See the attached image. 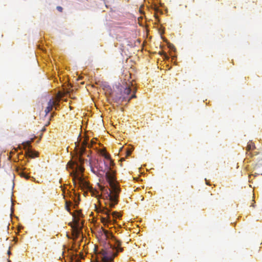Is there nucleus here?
I'll list each match as a JSON object with an SVG mask.
<instances>
[{"label":"nucleus","instance_id":"nucleus-1","mask_svg":"<svg viewBox=\"0 0 262 262\" xmlns=\"http://www.w3.org/2000/svg\"><path fill=\"white\" fill-rule=\"evenodd\" d=\"M136 89H132L129 85L125 88L121 89L120 94H117L113 96L114 100L117 103H121L124 101L129 102L130 100L136 97Z\"/></svg>","mask_w":262,"mask_h":262},{"label":"nucleus","instance_id":"nucleus-2","mask_svg":"<svg viewBox=\"0 0 262 262\" xmlns=\"http://www.w3.org/2000/svg\"><path fill=\"white\" fill-rule=\"evenodd\" d=\"M71 174L73 176V180L75 184H76V179H77L80 187L82 189H85L89 190L92 192L93 196L96 195V193H98L96 190H94L86 181H84L81 177H79L77 174L76 171H73V172L71 173Z\"/></svg>","mask_w":262,"mask_h":262},{"label":"nucleus","instance_id":"nucleus-3","mask_svg":"<svg viewBox=\"0 0 262 262\" xmlns=\"http://www.w3.org/2000/svg\"><path fill=\"white\" fill-rule=\"evenodd\" d=\"M105 177L107 181L108 182L111 189L110 191H113L116 193L120 192V188L118 187L117 183H116L115 172L114 170H106L105 173Z\"/></svg>","mask_w":262,"mask_h":262},{"label":"nucleus","instance_id":"nucleus-4","mask_svg":"<svg viewBox=\"0 0 262 262\" xmlns=\"http://www.w3.org/2000/svg\"><path fill=\"white\" fill-rule=\"evenodd\" d=\"M87 144L86 140H84L80 146L79 143H75V148L77 149V154L78 155L77 156V161L74 162H78L80 165H82L84 163L85 160L82 157V155L84 153Z\"/></svg>","mask_w":262,"mask_h":262},{"label":"nucleus","instance_id":"nucleus-5","mask_svg":"<svg viewBox=\"0 0 262 262\" xmlns=\"http://www.w3.org/2000/svg\"><path fill=\"white\" fill-rule=\"evenodd\" d=\"M118 251L114 253H112L111 251H107L105 249H102L99 253V258H100L102 262H112L114 258L117 255Z\"/></svg>","mask_w":262,"mask_h":262},{"label":"nucleus","instance_id":"nucleus-6","mask_svg":"<svg viewBox=\"0 0 262 262\" xmlns=\"http://www.w3.org/2000/svg\"><path fill=\"white\" fill-rule=\"evenodd\" d=\"M102 231L103 233L105 235L106 238H111L112 240H113L115 242L116 246L115 248L118 251L122 252L123 249V248L121 247V242L117 239L112 233L109 232L108 230H106L103 228H102Z\"/></svg>","mask_w":262,"mask_h":262},{"label":"nucleus","instance_id":"nucleus-7","mask_svg":"<svg viewBox=\"0 0 262 262\" xmlns=\"http://www.w3.org/2000/svg\"><path fill=\"white\" fill-rule=\"evenodd\" d=\"M72 205V203L71 201H66L65 203V207L66 210L69 211L73 216V223L74 224V227H80L79 226V218L78 217H77L75 213H72L70 212V206Z\"/></svg>","mask_w":262,"mask_h":262},{"label":"nucleus","instance_id":"nucleus-8","mask_svg":"<svg viewBox=\"0 0 262 262\" xmlns=\"http://www.w3.org/2000/svg\"><path fill=\"white\" fill-rule=\"evenodd\" d=\"M119 192H114L113 191H111V192L108 194L110 200V207L112 208H114L116 204L118 203V197Z\"/></svg>","mask_w":262,"mask_h":262},{"label":"nucleus","instance_id":"nucleus-9","mask_svg":"<svg viewBox=\"0 0 262 262\" xmlns=\"http://www.w3.org/2000/svg\"><path fill=\"white\" fill-rule=\"evenodd\" d=\"M110 210L106 208V209H103L102 210V212L103 213H104V214H106L107 215V216L106 217H101V222L102 223H107V222H110L111 221V217H110Z\"/></svg>","mask_w":262,"mask_h":262},{"label":"nucleus","instance_id":"nucleus-10","mask_svg":"<svg viewBox=\"0 0 262 262\" xmlns=\"http://www.w3.org/2000/svg\"><path fill=\"white\" fill-rule=\"evenodd\" d=\"M68 164L70 165V167L71 168H74V166H76V170H78L81 172H83L84 171V168L82 166V165H80L78 162H73L72 161H70L68 163Z\"/></svg>","mask_w":262,"mask_h":262},{"label":"nucleus","instance_id":"nucleus-11","mask_svg":"<svg viewBox=\"0 0 262 262\" xmlns=\"http://www.w3.org/2000/svg\"><path fill=\"white\" fill-rule=\"evenodd\" d=\"M56 103L54 101L53 99H50L48 103V106L45 109V113L46 116L48 115V114L52 110L54 105H56Z\"/></svg>","mask_w":262,"mask_h":262},{"label":"nucleus","instance_id":"nucleus-12","mask_svg":"<svg viewBox=\"0 0 262 262\" xmlns=\"http://www.w3.org/2000/svg\"><path fill=\"white\" fill-rule=\"evenodd\" d=\"M104 164L105 165V170H112L111 167L115 165L114 161L112 159L109 160L108 163L104 162Z\"/></svg>","mask_w":262,"mask_h":262},{"label":"nucleus","instance_id":"nucleus-13","mask_svg":"<svg viewBox=\"0 0 262 262\" xmlns=\"http://www.w3.org/2000/svg\"><path fill=\"white\" fill-rule=\"evenodd\" d=\"M26 155L29 157L34 158L37 156L38 153L31 149H28V151H26Z\"/></svg>","mask_w":262,"mask_h":262},{"label":"nucleus","instance_id":"nucleus-14","mask_svg":"<svg viewBox=\"0 0 262 262\" xmlns=\"http://www.w3.org/2000/svg\"><path fill=\"white\" fill-rule=\"evenodd\" d=\"M79 227H73L72 229V234L73 236H75L76 238L78 236L80 233V229Z\"/></svg>","mask_w":262,"mask_h":262},{"label":"nucleus","instance_id":"nucleus-15","mask_svg":"<svg viewBox=\"0 0 262 262\" xmlns=\"http://www.w3.org/2000/svg\"><path fill=\"white\" fill-rule=\"evenodd\" d=\"M31 141H28L23 143L24 148L26 150V151H28V149H30V147H31Z\"/></svg>","mask_w":262,"mask_h":262},{"label":"nucleus","instance_id":"nucleus-16","mask_svg":"<svg viewBox=\"0 0 262 262\" xmlns=\"http://www.w3.org/2000/svg\"><path fill=\"white\" fill-rule=\"evenodd\" d=\"M255 148V145L254 143L252 141H250L248 143L247 146V150L250 151L251 150H253Z\"/></svg>","mask_w":262,"mask_h":262},{"label":"nucleus","instance_id":"nucleus-17","mask_svg":"<svg viewBox=\"0 0 262 262\" xmlns=\"http://www.w3.org/2000/svg\"><path fill=\"white\" fill-rule=\"evenodd\" d=\"M72 199H73V201L74 202V204L73 205V207L76 208L78 206L80 199L78 196L77 199H76L75 196H73Z\"/></svg>","mask_w":262,"mask_h":262},{"label":"nucleus","instance_id":"nucleus-18","mask_svg":"<svg viewBox=\"0 0 262 262\" xmlns=\"http://www.w3.org/2000/svg\"><path fill=\"white\" fill-rule=\"evenodd\" d=\"M112 216L114 219L120 218L121 215L117 211H114L112 213Z\"/></svg>","mask_w":262,"mask_h":262},{"label":"nucleus","instance_id":"nucleus-19","mask_svg":"<svg viewBox=\"0 0 262 262\" xmlns=\"http://www.w3.org/2000/svg\"><path fill=\"white\" fill-rule=\"evenodd\" d=\"M102 155L105 158L106 160L108 161L111 159V156L110 155V154L106 152H104L103 154H102Z\"/></svg>","mask_w":262,"mask_h":262},{"label":"nucleus","instance_id":"nucleus-20","mask_svg":"<svg viewBox=\"0 0 262 262\" xmlns=\"http://www.w3.org/2000/svg\"><path fill=\"white\" fill-rule=\"evenodd\" d=\"M54 101L56 102V105H54V106L55 107V110H57L58 109V107L59 106V99L57 100V98H56V100H54Z\"/></svg>","mask_w":262,"mask_h":262},{"label":"nucleus","instance_id":"nucleus-21","mask_svg":"<svg viewBox=\"0 0 262 262\" xmlns=\"http://www.w3.org/2000/svg\"><path fill=\"white\" fill-rule=\"evenodd\" d=\"M77 215L78 216V217H82V214L81 213V210L77 211Z\"/></svg>","mask_w":262,"mask_h":262},{"label":"nucleus","instance_id":"nucleus-22","mask_svg":"<svg viewBox=\"0 0 262 262\" xmlns=\"http://www.w3.org/2000/svg\"><path fill=\"white\" fill-rule=\"evenodd\" d=\"M56 9L58 11H59L60 12L62 11V8L61 6H57Z\"/></svg>","mask_w":262,"mask_h":262},{"label":"nucleus","instance_id":"nucleus-23","mask_svg":"<svg viewBox=\"0 0 262 262\" xmlns=\"http://www.w3.org/2000/svg\"><path fill=\"white\" fill-rule=\"evenodd\" d=\"M132 151V149H129V150H127L126 151L127 156H129L131 154Z\"/></svg>","mask_w":262,"mask_h":262},{"label":"nucleus","instance_id":"nucleus-24","mask_svg":"<svg viewBox=\"0 0 262 262\" xmlns=\"http://www.w3.org/2000/svg\"><path fill=\"white\" fill-rule=\"evenodd\" d=\"M20 176L21 177H25V176H26V173L24 172H20Z\"/></svg>","mask_w":262,"mask_h":262},{"label":"nucleus","instance_id":"nucleus-25","mask_svg":"<svg viewBox=\"0 0 262 262\" xmlns=\"http://www.w3.org/2000/svg\"><path fill=\"white\" fill-rule=\"evenodd\" d=\"M69 225H70L72 227V229H73V227H74V223H69Z\"/></svg>","mask_w":262,"mask_h":262},{"label":"nucleus","instance_id":"nucleus-26","mask_svg":"<svg viewBox=\"0 0 262 262\" xmlns=\"http://www.w3.org/2000/svg\"><path fill=\"white\" fill-rule=\"evenodd\" d=\"M26 179L28 180L30 178V176L26 174V176L24 177Z\"/></svg>","mask_w":262,"mask_h":262},{"label":"nucleus","instance_id":"nucleus-27","mask_svg":"<svg viewBox=\"0 0 262 262\" xmlns=\"http://www.w3.org/2000/svg\"><path fill=\"white\" fill-rule=\"evenodd\" d=\"M10 254H11V252H10V250H9V251H8V255H10Z\"/></svg>","mask_w":262,"mask_h":262},{"label":"nucleus","instance_id":"nucleus-28","mask_svg":"<svg viewBox=\"0 0 262 262\" xmlns=\"http://www.w3.org/2000/svg\"><path fill=\"white\" fill-rule=\"evenodd\" d=\"M106 88H108V89H111L110 88V86L109 85H108L106 87Z\"/></svg>","mask_w":262,"mask_h":262},{"label":"nucleus","instance_id":"nucleus-29","mask_svg":"<svg viewBox=\"0 0 262 262\" xmlns=\"http://www.w3.org/2000/svg\"><path fill=\"white\" fill-rule=\"evenodd\" d=\"M92 171L93 172V173H95V172L94 171V170H93V169H92Z\"/></svg>","mask_w":262,"mask_h":262},{"label":"nucleus","instance_id":"nucleus-30","mask_svg":"<svg viewBox=\"0 0 262 262\" xmlns=\"http://www.w3.org/2000/svg\"><path fill=\"white\" fill-rule=\"evenodd\" d=\"M62 97V95H59V98H61Z\"/></svg>","mask_w":262,"mask_h":262},{"label":"nucleus","instance_id":"nucleus-31","mask_svg":"<svg viewBox=\"0 0 262 262\" xmlns=\"http://www.w3.org/2000/svg\"><path fill=\"white\" fill-rule=\"evenodd\" d=\"M10 260H8V262H10Z\"/></svg>","mask_w":262,"mask_h":262}]
</instances>
